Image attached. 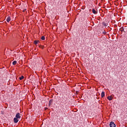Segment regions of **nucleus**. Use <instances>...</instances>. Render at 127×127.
I'll use <instances>...</instances> for the list:
<instances>
[{
	"mask_svg": "<svg viewBox=\"0 0 127 127\" xmlns=\"http://www.w3.org/2000/svg\"><path fill=\"white\" fill-rule=\"evenodd\" d=\"M109 126L110 127H116V124L113 122H110Z\"/></svg>",
	"mask_w": 127,
	"mask_h": 127,
	"instance_id": "1",
	"label": "nucleus"
},
{
	"mask_svg": "<svg viewBox=\"0 0 127 127\" xmlns=\"http://www.w3.org/2000/svg\"><path fill=\"white\" fill-rule=\"evenodd\" d=\"M16 63H17V62L16 61H14L12 63L13 65H16Z\"/></svg>",
	"mask_w": 127,
	"mask_h": 127,
	"instance_id": "11",
	"label": "nucleus"
},
{
	"mask_svg": "<svg viewBox=\"0 0 127 127\" xmlns=\"http://www.w3.org/2000/svg\"><path fill=\"white\" fill-rule=\"evenodd\" d=\"M122 30V31H123V30H124V29H123V30Z\"/></svg>",
	"mask_w": 127,
	"mask_h": 127,
	"instance_id": "17",
	"label": "nucleus"
},
{
	"mask_svg": "<svg viewBox=\"0 0 127 127\" xmlns=\"http://www.w3.org/2000/svg\"><path fill=\"white\" fill-rule=\"evenodd\" d=\"M41 40H45V37H44V36H42V37H41Z\"/></svg>",
	"mask_w": 127,
	"mask_h": 127,
	"instance_id": "13",
	"label": "nucleus"
},
{
	"mask_svg": "<svg viewBox=\"0 0 127 127\" xmlns=\"http://www.w3.org/2000/svg\"><path fill=\"white\" fill-rule=\"evenodd\" d=\"M53 103V100H50L49 101V107H50L52 105V103Z\"/></svg>",
	"mask_w": 127,
	"mask_h": 127,
	"instance_id": "4",
	"label": "nucleus"
},
{
	"mask_svg": "<svg viewBox=\"0 0 127 127\" xmlns=\"http://www.w3.org/2000/svg\"><path fill=\"white\" fill-rule=\"evenodd\" d=\"M14 123L15 124H17V123H18V118H14Z\"/></svg>",
	"mask_w": 127,
	"mask_h": 127,
	"instance_id": "3",
	"label": "nucleus"
},
{
	"mask_svg": "<svg viewBox=\"0 0 127 127\" xmlns=\"http://www.w3.org/2000/svg\"><path fill=\"white\" fill-rule=\"evenodd\" d=\"M102 25H103V26H108V24L106 23L105 22H103L102 23Z\"/></svg>",
	"mask_w": 127,
	"mask_h": 127,
	"instance_id": "10",
	"label": "nucleus"
},
{
	"mask_svg": "<svg viewBox=\"0 0 127 127\" xmlns=\"http://www.w3.org/2000/svg\"><path fill=\"white\" fill-rule=\"evenodd\" d=\"M103 33H104V34H107V32H106V31H104L103 32Z\"/></svg>",
	"mask_w": 127,
	"mask_h": 127,
	"instance_id": "15",
	"label": "nucleus"
},
{
	"mask_svg": "<svg viewBox=\"0 0 127 127\" xmlns=\"http://www.w3.org/2000/svg\"><path fill=\"white\" fill-rule=\"evenodd\" d=\"M15 118L17 119H20V114L19 113H18L16 114Z\"/></svg>",
	"mask_w": 127,
	"mask_h": 127,
	"instance_id": "2",
	"label": "nucleus"
},
{
	"mask_svg": "<svg viewBox=\"0 0 127 127\" xmlns=\"http://www.w3.org/2000/svg\"><path fill=\"white\" fill-rule=\"evenodd\" d=\"M39 42H40L39 41L35 40V41H34V44L35 45H37L38 44V43H39Z\"/></svg>",
	"mask_w": 127,
	"mask_h": 127,
	"instance_id": "6",
	"label": "nucleus"
},
{
	"mask_svg": "<svg viewBox=\"0 0 127 127\" xmlns=\"http://www.w3.org/2000/svg\"><path fill=\"white\" fill-rule=\"evenodd\" d=\"M47 109H48L47 107L45 108V110H47Z\"/></svg>",
	"mask_w": 127,
	"mask_h": 127,
	"instance_id": "16",
	"label": "nucleus"
},
{
	"mask_svg": "<svg viewBox=\"0 0 127 127\" xmlns=\"http://www.w3.org/2000/svg\"><path fill=\"white\" fill-rule=\"evenodd\" d=\"M39 47L40 48H42V49H43V48H44V47H43V46H39Z\"/></svg>",
	"mask_w": 127,
	"mask_h": 127,
	"instance_id": "14",
	"label": "nucleus"
},
{
	"mask_svg": "<svg viewBox=\"0 0 127 127\" xmlns=\"http://www.w3.org/2000/svg\"><path fill=\"white\" fill-rule=\"evenodd\" d=\"M105 97V92L102 91L101 93V97L104 98Z\"/></svg>",
	"mask_w": 127,
	"mask_h": 127,
	"instance_id": "7",
	"label": "nucleus"
},
{
	"mask_svg": "<svg viewBox=\"0 0 127 127\" xmlns=\"http://www.w3.org/2000/svg\"><path fill=\"white\" fill-rule=\"evenodd\" d=\"M24 78V76H23V75H22L20 77H19L20 80H22Z\"/></svg>",
	"mask_w": 127,
	"mask_h": 127,
	"instance_id": "12",
	"label": "nucleus"
},
{
	"mask_svg": "<svg viewBox=\"0 0 127 127\" xmlns=\"http://www.w3.org/2000/svg\"><path fill=\"white\" fill-rule=\"evenodd\" d=\"M108 100L109 101H112L113 100V98H112V96H108L107 97Z\"/></svg>",
	"mask_w": 127,
	"mask_h": 127,
	"instance_id": "8",
	"label": "nucleus"
},
{
	"mask_svg": "<svg viewBox=\"0 0 127 127\" xmlns=\"http://www.w3.org/2000/svg\"><path fill=\"white\" fill-rule=\"evenodd\" d=\"M92 12L94 14H97L98 12H97L95 9H92Z\"/></svg>",
	"mask_w": 127,
	"mask_h": 127,
	"instance_id": "5",
	"label": "nucleus"
},
{
	"mask_svg": "<svg viewBox=\"0 0 127 127\" xmlns=\"http://www.w3.org/2000/svg\"><path fill=\"white\" fill-rule=\"evenodd\" d=\"M10 20V17L8 16L6 19V21L7 22H9Z\"/></svg>",
	"mask_w": 127,
	"mask_h": 127,
	"instance_id": "9",
	"label": "nucleus"
}]
</instances>
